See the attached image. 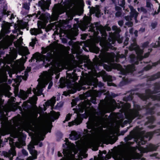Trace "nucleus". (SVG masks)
Instances as JSON below:
<instances>
[{
	"label": "nucleus",
	"mask_w": 160,
	"mask_h": 160,
	"mask_svg": "<svg viewBox=\"0 0 160 160\" xmlns=\"http://www.w3.org/2000/svg\"><path fill=\"white\" fill-rule=\"evenodd\" d=\"M78 9L76 7H73L72 8L68 6L67 7H62L58 5H55L53 9V14L51 16L49 14H47V17H46L45 15L42 14L38 18L40 19L43 20L48 17L54 20H57L59 15L66 12V14L68 16V19L69 20H71L73 19V17L77 13Z\"/></svg>",
	"instance_id": "nucleus-1"
},
{
	"label": "nucleus",
	"mask_w": 160,
	"mask_h": 160,
	"mask_svg": "<svg viewBox=\"0 0 160 160\" xmlns=\"http://www.w3.org/2000/svg\"><path fill=\"white\" fill-rule=\"evenodd\" d=\"M96 30L97 31H99L100 32L103 37L100 38V44L102 47L105 48H110L111 44H113L115 42V40L113 38L110 37L108 40H106L105 37L106 35V30L109 31L111 30V28L108 26L103 27L101 25H97L96 24L91 25L89 28V30L94 33L96 32Z\"/></svg>",
	"instance_id": "nucleus-2"
},
{
	"label": "nucleus",
	"mask_w": 160,
	"mask_h": 160,
	"mask_svg": "<svg viewBox=\"0 0 160 160\" xmlns=\"http://www.w3.org/2000/svg\"><path fill=\"white\" fill-rule=\"evenodd\" d=\"M153 133L152 132H147L145 133L144 131H141L138 128H136L134 131L130 133V135L125 138L126 141L131 140L134 138L135 141L139 145L146 143L147 140H149L152 138Z\"/></svg>",
	"instance_id": "nucleus-3"
},
{
	"label": "nucleus",
	"mask_w": 160,
	"mask_h": 160,
	"mask_svg": "<svg viewBox=\"0 0 160 160\" xmlns=\"http://www.w3.org/2000/svg\"><path fill=\"white\" fill-rule=\"evenodd\" d=\"M129 150V154L122 150H119L113 153L112 157L115 160H131L138 159L142 156V154L137 152V148L135 147H131Z\"/></svg>",
	"instance_id": "nucleus-4"
},
{
	"label": "nucleus",
	"mask_w": 160,
	"mask_h": 160,
	"mask_svg": "<svg viewBox=\"0 0 160 160\" xmlns=\"http://www.w3.org/2000/svg\"><path fill=\"white\" fill-rule=\"evenodd\" d=\"M160 89V84L159 83H156L155 84L154 90L151 91L149 89H147L145 91V94L138 93V96L142 100H146L149 98L151 97L153 100H157L160 101V94L157 95H152L154 93H157L159 92Z\"/></svg>",
	"instance_id": "nucleus-5"
},
{
	"label": "nucleus",
	"mask_w": 160,
	"mask_h": 160,
	"mask_svg": "<svg viewBox=\"0 0 160 160\" xmlns=\"http://www.w3.org/2000/svg\"><path fill=\"white\" fill-rule=\"evenodd\" d=\"M90 20L91 18L87 17L84 21L81 22L78 25L74 24L73 28L70 30L68 33V38L70 39H73L74 37L78 34L77 32L78 27L82 31L85 30L88 27V25L90 23Z\"/></svg>",
	"instance_id": "nucleus-6"
},
{
	"label": "nucleus",
	"mask_w": 160,
	"mask_h": 160,
	"mask_svg": "<svg viewBox=\"0 0 160 160\" xmlns=\"http://www.w3.org/2000/svg\"><path fill=\"white\" fill-rule=\"evenodd\" d=\"M45 85L43 84H40L38 85L37 87V89L34 88L32 90V92L35 95L29 98V102L33 106L36 110H38V108L35 105L38 98L36 95L39 96L42 94V88H45Z\"/></svg>",
	"instance_id": "nucleus-7"
},
{
	"label": "nucleus",
	"mask_w": 160,
	"mask_h": 160,
	"mask_svg": "<svg viewBox=\"0 0 160 160\" xmlns=\"http://www.w3.org/2000/svg\"><path fill=\"white\" fill-rule=\"evenodd\" d=\"M132 42H131L130 46L129 47V49L131 51L135 50L137 54V59L141 60L144 58L148 57L149 54V52L145 53L144 56L142 55L143 51L140 49L136 43V39L135 38H132Z\"/></svg>",
	"instance_id": "nucleus-8"
},
{
	"label": "nucleus",
	"mask_w": 160,
	"mask_h": 160,
	"mask_svg": "<svg viewBox=\"0 0 160 160\" xmlns=\"http://www.w3.org/2000/svg\"><path fill=\"white\" fill-rule=\"evenodd\" d=\"M113 68L120 71V73L123 75H126L129 72H131L135 70L134 66L133 65H128L126 68L125 69L122 68L121 65L119 64H114Z\"/></svg>",
	"instance_id": "nucleus-9"
},
{
	"label": "nucleus",
	"mask_w": 160,
	"mask_h": 160,
	"mask_svg": "<svg viewBox=\"0 0 160 160\" xmlns=\"http://www.w3.org/2000/svg\"><path fill=\"white\" fill-rule=\"evenodd\" d=\"M48 127L47 125H44L37 132V137L34 139L33 142L35 145H37L39 142L40 140H42L44 138L42 136H45L47 132V129Z\"/></svg>",
	"instance_id": "nucleus-10"
},
{
	"label": "nucleus",
	"mask_w": 160,
	"mask_h": 160,
	"mask_svg": "<svg viewBox=\"0 0 160 160\" xmlns=\"http://www.w3.org/2000/svg\"><path fill=\"white\" fill-rule=\"evenodd\" d=\"M52 53V52L50 51V52L47 53V56L36 53L33 56L37 60L43 61L44 62L45 61L48 62L54 58L53 55L54 52H53V53Z\"/></svg>",
	"instance_id": "nucleus-11"
},
{
	"label": "nucleus",
	"mask_w": 160,
	"mask_h": 160,
	"mask_svg": "<svg viewBox=\"0 0 160 160\" xmlns=\"http://www.w3.org/2000/svg\"><path fill=\"white\" fill-rule=\"evenodd\" d=\"M158 146V145H155L152 144H149L146 148H143L142 147H135L138 149L141 153H147L149 152H152L154 151H156Z\"/></svg>",
	"instance_id": "nucleus-12"
},
{
	"label": "nucleus",
	"mask_w": 160,
	"mask_h": 160,
	"mask_svg": "<svg viewBox=\"0 0 160 160\" xmlns=\"http://www.w3.org/2000/svg\"><path fill=\"white\" fill-rule=\"evenodd\" d=\"M140 110V106L137 105L135 107L134 110L132 111L128 115H126V118L129 120L132 121L135 117L138 116L139 115L138 111Z\"/></svg>",
	"instance_id": "nucleus-13"
},
{
	"label": "nucleus",
	"mask_w": 160,
	"mask_h": 160,
	"mask_svg": "<svg viewBox=\"0 0 160 160\" xmlns=\"http://www.w3.org/2000/svg\"><path fill=\"white\" fill-rule=\"evenodd\" d=\"M53 74L52 72H45L43 73V80L46 82H50L48 87V89H50L52 85V82L51 81V80L52 79L51 76Z\"/></svg>",
	"instance_id": "nucleus-14"
},
{
	"label": "nucleus",
	"mask_w": 160,
	"mask_h": 160,
	"mask_svg": "<svg viewBox=\"0 0 160 160\" xmlns=\"http://www.w3.org/2000/svg\"><path fill=\"white\" fill-rule=\"evenodd\" d=\"M51 3V0H47L46 1L44 0H41L38 2V4L42 9L45 11L46 10L49 9V7Z\"/></svg>",
	"instance_id": "nucleus-15"
},
{
	"label": "nucleus",
	"mask_w": 160,
	"mask_h": 160,
	"mask_svg": "<svg viewBox=\"0 0 160 160\" xmlns=\"http://www.w3.org/2000/svg\"><path fill=\"white\" fill-rule=\"evenodd\" d=\"M84 84H87L88 85H92V84L93 86L96 87L97 85H98L99 87H101L103 86V83L101 82H98L97 80H94L92 79H87L84 82Z\"/></svg>",
	"instance_id": "nucleus-16"
},
{
	"label": "nucleus",
	"mask_w": 160,
	"mask_h": 160,
	"mask_svg": "<svg viewBox=\"0 0 160 160\" xmlns=\"http://www.w3.org/2000/svg\"><path fill=\"white\" fill-rule=\"evenodd\" d=\"M34 145L33 143L30 142L28 146V149L29 150L31 154L33 156H35L34 158H36L37 155V152L36 151L33 149L34 148Z\"/></svg>",
	"instance_id": "nucleus-17"
},
{
	"label": "nucleus",
	"mask_w": 160,
	"mask_h": 160,
	"mask_svg": "<svg viewBox=\"0 0 160 160\" xmlns=\"http://www.w3.org/2000/svg\"><path fill=\"white\" fill-rule=\"evenodd\" d=\"M2 29L4 33L2 35V37L5 34L8 33L10 32V24L8 22L4 23L2 26Z\"/></svg>",
	"instance_id": "nucleus-18"
},
{
	"label": "nucleus",
	"mask_w": 160,
	"mask_h": 160,
	"mask_svg": "<svg viewBox=\"0 0 160 160\" xmlns=\"http://www.w3.org/2000/svg\"><path fill=\"white\" fill-rule=\"evenodd\" d=\"M78 79V78L75 75L69 74L67 77V80L68 83L72 84L71 82H74Z\"/></svg>",
	"instance_id": "nucleus-19"
},
{
	"label": "nucleus",
	"mask_w": 160,
	"mask_h": 160,
	"mask_svg": "<svg viewBox=\"0 0 160 160\" xmlns=\"http://www.w3.org/2000/svg\"><path fill=\"white\" fill-rule=\"evenodd\" d=\"M31 88H29L27 91L25 92L23 91H20V95L22 99L25 100L27 97L28 96V94L29 93H31Z\"/></svg>",
	"instance_id": "nucleus-20"
},
{
	"label": "nucleus",
	"mask_w": 160,
	"mask_h": 160,
	"mask_svg": "<svg viewBox=\"0 0 160 160\" xmlns=\"http://www.w3.org/2000/svg\"><path fill=\"white\" fill-rule=\"evenodd\" d=\"M124 18L127 21L125 23V25L128 27H132L133 26V22L132 21V17L129 16H126L124 17Z\"/></svg>",
	"instance_id": "nucleus-21"
},
{
	"label": "nucleus",
	"mask_w": 160,
	"mask_h": 160,
	"mask_svg": "<svg viewBox=\"0 0 160 160\" xmlns=\"http://www.w3.org/2000/svg\"><path fill=\"white\" fill-rule=\"evenodd\" d=\"M129 7L131 10V12L130 16H129L132 17V18L133 17H134L135 19L136 20V18L138 15V13L137 12L136 10L133 8L132 6H130Z\"/></svg>",
	"instance_id": "nucleus-22"
},
{
	"label": "nucleus",
	"mask_w": 160,
	"mask_h": 160,
	"mask_svg": "<svg viewBox=\"0 0 160 160\" xmlns=\"http://www.w3.org/2000/svg\"><path fill=\"white\" fill-rule=\"evenodd\" d=\"M68 148L67 149H63V153L65 156L67 158H69L71 154V152L73 150L72 148L68 146Z\"/></svg>",
	"instance_id": "nucleus-23"
},
{
	"label": "nucleus",
	"mask_w": 160,
	"mask_h": 160,
	"mask_svg": "<svg viewBox=\"0 0 160 160\" xmlns=\"http://www.w3.org/2000/svg\"><path fill=\"white\" fill-rule=\"evenodd\" d=\"M90 14L95 13L96 16L99 17L100 13V10L98 7H92L90 10Z\"/></svg>",
	"instance_id": "nucleus-24"
},
{
	"label": "nucleus",
	"mask_w": 160,
	"mask_h": 160,
	"mask_svg": "<svg viewBox=\"0 0 160 160\" xmlns=\"http://www.w3.org/2000/svg\"><path fill=\"white\" fill-rule=\"evenodd\" d=\"M15 147L14 146H11L10 149L8 151V152L7 153V157H11L12 155V156L15 155L16 152L15 151Z\"/></svg>",
	"instance_id": "nucleus-25"
},
{
	"label": "nucleus",
	"mask_w": 160,
	"mask_h": 160,
	"mask_svg": "<svg viewBox=\"0 0 160 160\" xmlns=\"http://www.w3.org/2000/svg\"><path fill=\"white\" fill-rule=\"evenodd\" d=\"M56 102L55 98H52L50 100L47 101L45 103L46 105L47 106H50L52 107L54 105Z\"/></svg>",
	"instance_id": "nucleus-26"
},
{
	"label": "nucleus",
	"mask_w": 160,
	"mask_h": 160,
	"mask_svg": "<svg viewBox=\"0 0 160 160\" xmlns=\"http://www.w3.org/2000/svg\"><path fill=\"white\" fill-rule=\"evenodd\" d=\"M60 115V114L59 112H56L54 111H52L51 113V117L50 118V119H51L52 118H53L54 119H57Z\"/></svg>",
	"instance_id": "nucleus-27"
},
{
	"label": "nucleus",
	"mask_w": 160,
	"mask_h": 160,
	"mask_svg": "<svg viewBox=\"0 0 160 160\" xmlns=\"http://www.w3.org/2000/svg\"><path fill=\"white\" fill-rule=\"evenodd\" d=\"M40 30H38L35 28L31 29L30 30V32L31 34L34 35H37L39 33V31Z\"/></svg>",
	"instance_id": "nucleus-28"
},
{
	"label": "nucleus",
	"mask_w": 160,
	"mask_h": 160,
	"mask_svg": "<svg viewBox=\"0 0 160 160\" xmlns=\"http://www.w3.org/2000/svg\"><path fill=\"white\" fill-rule=\"evenodd\" d=\"M77 133L75 131H72L70 134V138L71 139H76L77 138Z\"/></svg>",
	"instance_id": "nucleus-29"
},
{
	"label": "nucleus",
	"mask_w": 160,
	"mask_h": 160,
	"mask_svg": "<svg viewBox=\"0 0 160 160\" xmlns=\"http://www.w3.org/2000/svg\"><path fill=\"white\" fill-rule=\"evenodd\" d=\"M112 28L113 30L115 31V32L117 34L121 32L120 28L117 26H113L112 27Z\"/></svg>",
	"instance_id": "nucleus-30"
},
{
	"label": "nucleus",
	"mask_w": 160,
	"mask_h": 160,
	"mask_svg": "<svg viewBox=\"0 0 160 160\" xmlns=\"http://www.w3.org/2000/svg\"><path fill=\"white\" fill-rule=\"evenodd\" d=\"M147 121L145 123V124H148L149 123H152L154 121V119L152 116H149L147 117Z\"/></svg>",
	"instance_id": "nucleus-31"
},
{
	"label": "nucleus",
	"mask_w": 160,
	"mask_h": 160,
	"mask_svg": "<svg viewBox=\"0 0 160 160\" xmlns=\"http://www.w3.org/2000/svg\"><path fill=\"white\" fill-rule=\"evenodd\" d=\"M160 77V74L157 73L155 75H153L150 77L149 79L150 81H152L155 80V79L158 78Z\"/></svg>",
	"instance_id": "nucleus-32"
},
{
	"label": "nucleus",
	"mask_w": 160,
	"mask_h": 160,
	"mask_svg": "<svg viewBox=\"0 0 160 160\" xmlns=\"http://www.w3.org/2000/svg\"><path fill=\"white\" fill-rule=\"evenodd\" d=\"M22 39L20 38L19 39H18L16 42H14V43L16 47H18L21 44L22 41Z\"/></svg>",
	"instance_id": "nucleus-33"
},
{
	"label": "nucleus",
	"mask_w": 160,
	"mask_h": 160,
	"mask_svg": "<svg viewBox=\"0 0 160 160\" xmlns=\"http://www.w3.org/2000/svg\"><path fill=\"white\" fill-rule=\"evenodd\" d=\"M15 38V36L13 35H12L10 36H8V42L10 44L12 43L13 41Z\"/></svg>",
	"instance_id": "nucleus-34"
},
{
	"label": "nucleus",
	"mask_w": 160,
	"mask_h": 160,
	"mask_svg": "<svg viewBox=\"0 0 160 160\" xmlns=\"http://www.w3.org/2000/svg\"><path fill=\"white\" fill-rule=\"evenodd\" d=\"M125 2L124 0H118V5L122 8L124 7Z\"/></svg>",
	"instance_id": "nucleus-35"
},
{
	"label": "nucleus",
	"mask_w": 160,
	"mask_h": 160,
	"mask_svg": "<svg viewBox=\"0 0 160 160\" xmlns=\"http://www.w3.org/2000/svg\"><path fill=\"white\" fill-rule=\"evenodd\" d=\"M107 79L108 81L109 82H108V85L109 86H114V83H112V82H110L111 81H112V77L110 76H107Z\"/></svg>",
	"instance_id": "nucleus-36"
},
{
	"label": "nucleus",
	"mask_w": 160,
	"mask_h": 160,
	"mask_svg": "<svg viewBox=\"0 0 160 160\" xmlns=\"http://www.w3.org/2000/svg\"><path fill=\"white\" fill-rule=\"evenodd\" d=\"M9 88V86L7 84H5L2 85V89L3 91H8Z\"/></svg>",
	"instance_id": "nucleus-37"
},
{
	"label": "nucleus",
	"mask_w": 160,
	"mask_h": 160,
	"mask_svg": "<svg viewBox=\"0 0 160 160\" xmlns=\"http://www.w3.org/2000/svg\"><path fill=\"white\" fill-rule=\"evenodd\" d=\"M30 5V3H24L23 6V8L25 9L28 10L29 9V6Z\"/></svg>",
	"instance_id": "nucleus-38"
},
{
	"label": "nucleus",
	"mask_w": 160,
	"mask_h": 160,
	"mask_svg": "<svg viewBox=\"0 0 160 160\" xmlns=\"http://www.w3.org/2000/svg\"><path fill=\"white\" fill-rule=\"evenodd\" d=\"M151 46L154 48L160 47V43L159 41H158L155 43H152L151 44Z\"/></svg>",
	"instance_id": "nucleus-39"
},
{
	"label": "nucleus",
	"mask_w": 160,
	"mask_h": 160,
	"mask_svg": "<svg viewBox=\"0 0 160 160\" xmlns=\"http://www.w3.org/2000/svg\"><path fill=\"white\" fill-rule=\"evenodd\" d=\"M37 41V40L36 38H35L34 39H32V42L29 43L30 45L32 47H33L36 44V42Z\"/></svg>",
	"instance_id": "nucleus-40"
},
{
	"label": "nucleus",
	"mask_w": 160,
	"mask_h": 160,
	"mask_svg": "<svg viewBox=\"0 0 160 160\" xmlns=\"http://www.w3.org/2000/svg\"><path fill=\"white\" fill-rule=\"evenodd\" d=\"M81 122L80 120H76L74 121L71 122L72 123V125H73L74 124H79L81 123Z\"/></svg>",
	"instance_id": "nucleus-41"
},
{
	"label": "nucleus",
	"mask_w": 160,
	"mask_h": 160,
	"mask_svg": "<svg viewBox=\"0 0 160 160\" xmlns=\"http://www.w3.org/2000/svg\"><path fill=\"white\" fill-rule=\"evenodd\" d=\"M157 24L158 23L156 22H152L151 24V27H152V29L155 28L157 26Z\"/></svg>",
	"instance_id": "nucleus-42"
},
{
	"label": "nucleus",
	"mask_w": 160,
	"mask_h": 160,
	"mask_svg": "<svg viewBox=\"0 0 160 160\" xmlns=\"http://www.w3.org/2000/svg\"><path fill=\"white\" fill-rule=\"evenodd\" d=\"M71 114H68L66 116V118H65V120L64 121H63V122L64 123V122H65L66 121H68V120H69L71 118Z\"/></svg>",
	"instance_id": "nucleus-43"
},
{
	"label": "nucleus",
	"mask_w": 160,
	"mask_h": 160,
	"mask_svg": "<svg viewBox=\"0 0 160 160\" xmlns=\"http://www.w3.org/2000/svg\"><path fill=\"white\" fill-rule=\"evenodd\" d=\"M116 40L118 41L119 43H120L122 42V38H120V36L119 35H118V36L116 38Z\"/></svg>",
	"instance_id": "nucleus-44"
},
{
	"label": "nucleus",
	"mask_w": 160,
	"mask_h": 160,
	"mask_svg": "<svg viewBox=\"0 0 160 160\" xmlns=\"http://www.w3.org/2000/svg\"><path fill=\"white\" fill-rule=\"evenodd\" d=\"M124 57H125V56L123 54L120 55L119 54H118L117 55V57L116 58V61L117 62H118V58H123Z\"/></svg>",
	"instance_id": "nucleus-45"
},
{
	"label": "nucleus",
	"mask_w": 160,
	"mask_h": 160,
	"mask_svg": "<svg viewBox=\"0 0 160 160\" xmlns=\"http://www.w3.org/2000/svg\"><path fill=\"white\" fill-rule=\"evenodd\" d=\"M10 12V11H7L6 8H4L3 9V13L4 15H9V13Z\"/></svg>",
	"instance_id": "nucleus-46"
},
{
	"label": "nucleus",
	"mask_w": 160,
	"mask_h": 160,
	"mask_svg": "<svg viewBox=\"0 0 160 160\" xmlns=\"http://www.w3.org/2000/svg\"><path fill=\"white\" fill-rule=\"evenodd\" d=\"M28 72L26 71L25 72L24 75V76H22V79H24L25 80H26L28 76Z\"/></svg>",
	"instance_id": "nucleus-47"
},
{
	"label": "nucleus",
	"mask_w": 160,
	"mask_h": 160,
	"mask_svg": "<svg viewBox=\"0 0 160 160\" xmlns=\"http://www.w3.org/2000/svg\"><path fill=\"white\" fill-rule=\"evenodd\" d=\"M104 139L107 140L111 138L110 136L108 134L105 135L103 138Z\"/></svg>",
	"instance_id": "nucleus-48"
},
{
	"label": "nucleus",
	"mask_w": 160,
	"mask_h": 160,
	"mask_svg": "<svg viewBox=\"0 0 160 160\" xmlns=\"http://www.w3.org/2000/svg\"><path fill=\"white\" fill-rule=\"evenodd\" d=\"M49 50V49L48 48H46L44 49L42 51V54H45L48 52Z\"/></svg>",
	"instance_id": "nucleus-49"
},
{
	"label": "nucleus",
	"mask_w": 160,
	"mask_h": 160,
	"mask_svg": "<svg viewBox=\"0 0 160 160\" xmlns=\"http://www.w3.org/2000/svg\"><path fill=\"white\" fill-rule=\"evenodd\" d=\"M123 23L124 22L122 20L119 21L118 22V24L120 27H122L123 26Z\"/></svg>",
	"instance_id": "nucleus-50"
},
{
	"label": "nucleus",
	"mask_w": 160,
	"mask_h": 160,
	"mask_svg": "<svg viewBox=\"0 0 160 160\" xmlns=\"http://www.w3.org/2000/svg\"><path fill=\"white\" fill-rule=\"evenodd\" d=\"M91 102L94 103V104H95V103H96V98L95 97H91Z\"/></svg>",
	"instance_id": "nucleus-51"
},
{
	"label": "nucleus",
	"mask_w": 160,
	"mask_h": 160,
	"mask_svg": "<svg viewBox=\"0 0 160 160\" xmlns=\"http://www.w3.org/2000/svg\"><path fill=\"white\" fill-rule=\"evenodd\" d=\"M22 153L25 156H27L28 155V152L24 149H22Z\"/></svg>",
	"instance_id": "nucleus-52"
},
{
	"label": "nucleus",
	"mask_w": 160,
	"mask_h": 160,
	"mask_svg": "<svg viewBox=\"0 0 160 160\" xmlns=\"http://www.w3.org/2000/svg\"><path fill=\"white\" fill-rule=\"evenodd\" d=\"M152 6V5L150 2H147L146 7H147L151 8Z\"/></svg>",
	"instance_id": "nucleus-53"
},
{
	"label": "nucleus",
	"mask_w": 160,
	"mask_h": 160,
	"mask_svg": "<svg viewBox=\"0 0 160 160\" xmlns=\"http://www.w3.org/2000/svg\"><path fill=\"white\" fill-rule=\"evenodd\" d=\"M122 14L121 12L120 11H117L116 14L115 15L117 17H119Z\"/></svg>",
	"instance_id": "nucleus-54"
},
{
	"label": "nucleus",
	"mask_w": 160,
	"mask_h": 160,
	"mask_svg": "<svg viewBox=\"0 0 160 160\" xmlns=\"http://www.w3.org/2000/svg\"><path fill=\"white\" fill-rule=\"evenodd\" d=\"M106 55H107L108 58H113V56L112 54H110L109 53H107L106 54Z\"/></svg>",
	"instance_id": "nucleus-55"
},
{
	"label": "nucleus",
	"mask_w": 160,
	"mask_h": 160,
	"mask_svg": "<svg viewBox=\"0 0 160 160\" xmlns=\"http://www.w3.org/2000/svg\"><path fill=\"white\" fill-rule=\"evenodd\" d=\"M140 10L145 13L147 12V10L145 8L143 7H141L140 8Z\"/></svg>",
	"instance_id": "nucleus-56"
},
{
	"label": "nucleus",
	"mask_w": 160,
	"mask_h": 160,
	"mask_svg": "<svg viewBox=\"0 0 160 160\" xmlns=\"http://www.w3.org/2000/svg\"><path fill=\"white\" fill-rule=\"evenodd\" d=\"M115 10L118 11H120L121 10V8L119 6H116L115 7Z\"/></svg>",
	"instance_id": "nucleus-57"
},
{
	"label": "nucleus",
	"mask_w": 160,
	"mask_h": 160,
	"mask_svg": "<svg viewBox=\"0 0 160 160\" xmlns=\"http://www.w3.org/2000/svg\"><path fill=\"white\" fill-rule=\"evenodd\" d=\"M129 40V38H126L124 42V45H127L128 44V41Z\"/></svg>",
	"instance_id": "nucleus-58"
},
{
	"label": "nucleus",
	"mask_w": 160,
	"mask_h": 160,
	"mask_svg": "<svg viewBox=\"0 0 160 160\" xmlns=\"http://www.w3.org/2000/svg\"><path fill=\"white\" fill-rule=\"evenodd\" d=\"M76 90L77 89L76 88H73L70 91V92L72 93H74L76 92Z\"/></svg>",
	"instance_id": "nucleus-59"
},
{
	"label": "nucleus",
	"mask_w": 160,
	"mask_h": 160,
	"mask_svg": "<svg viewBox=\"0 0 160 160\" xmlns=\"http://www.w3.org/2000/svg\"><path fill=\"white\" fill-rule=\"evenodd\" d=\"M148 44H149V42H146L143 44L142 46H143V47L144 48L146 47L148 45Z\"/></svg>",
	"instance_id": "nucleus-60"
},
{
	"label": "nucleus",
	"mask_w": 160,
	"mask_h": 160,
	"mask_svg": "<svg viewBox=\"0 0 160 160\" xmlns=\"http://www.w3.org/2000/svg\"><path fill=\"white\" fill-rule=\"evenodd\" d=\"M88 64L89 66L91 68H92L93 67V63L91 62H90Z\"/></svg>",
	"instance_id": "nucleus-61"
},
{
	"label": "nucleus",
	"mask_w": 160,
	"mask_h": 160,
	"mask_svg": "<svg viewBox=\"0 0 160 160\" xmlns=\"http://www.w3.org/2000/svg\"><path fill=\"white\" fill-rule=\"evenodd\" d=\"M21 143H20L19 142H17L16 143V145L17 146V147L20 148V147H21Z\"/></svg>",
	"instance_id": "nucleus-62"
},
{
	"label": "nucleus",
	"mask_w": 160,
	"mask_h": 160,
	"mask_svg": "<svg viewBox=\"0 0 160 160\" xmlns=\"http://www.w3.org/2000/svg\"><path fill=\"white\" fill-rule=\"evenodd\" d=\"M33 156L34 157V158H33L32 157H29L27 158V160H33V159H35L34 158L35 157V156Z\"/></svg>",
	"instance_id": "nucleus-63"
},
{
	"label": "nucleus",
	"mask_w": 160,
	"mask_h": 160,
	"mask_svg": "<svg viewBox=\"0 0 160 160\" xmlns=\"http://www.w3.org/2000/svg\"><path fill=\"white\" fill-rule=\"evenodd\" d=\"M151 105V103H149L146 106H145V108L146 109H149V106Z\"/></svg>",
	"instance_id": "nucleus-64"
}]
</instances>
